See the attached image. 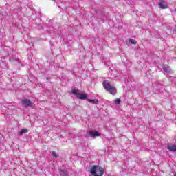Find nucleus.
<instances>
[{"label":"nucleus","instance_id":"7","mask_svg":"<svg viewBox=\"0 0 176 176\" xmlns=\"http://www.w3.org/2000/svg\"><path fill=\"white\" fill-rule=\"evenodd\" d=\"M58 171L60 176H69V173L65 169L58 168Z\"/></svg>","mask_w":176,"mask_h":176},{"label":"nucleus","instance_id":"16","mask_svg":"<svg viewBox=\"0 0 176 176\" xmlns=\"http://www.w3.org/2000/svg\"><path fill=\"white\" fill-rule=\"evenodd\" d=\"M129 42L132 43V45H137V41H135V39L131 38L129 39Z\"/></svg>","mask_w":176,"mask_h":176},{"label":"nucleus","instance_id":"14","mask_svg":"<svg viewBox=\"0 0 176 176\" xmlns=\"http://www.w3.org/2000/svg\"><path fill=\"white\" fill-rule=\"evenodd\" d=\"M122 102V100H120V98H116V100H114V104L116 105H120Z\"/></svg>","mask_w":176,"mask_h":176},{"label":"nucleus","instance_id":"15","mask_svg":"<svg viewBox=\"0 0 176 176\" xmlns=\"http://www.w3.org/2000/svg\"><path fill=\"white\" fill-rule=\"evenodd\" d=\"M155 116L156 118H162V116H163V114L162 113V111H158L156 112Z\"/></svg>","mask_w":176,"mask_h":176},{"label":"nucleus","instance_id":"17","mask_svg":"<svg viewBox=\"0 0 176 176\" xmlns=\"http://www.w3.org/2000/svg\"><path fill=\"white\" fill-rule=\"evenodd\" d=\"M52 156H53V157H55V159H57V157H58V155H57V153H56V151L52 152Z\"/></svg>","mask_w":176,"mask_h":176},{"label":"nucleus","instance_id":"6","mask_svg":"<svg viewBox=\"0 0 176 176\" xmlns=\"http://www.w3.org/2000/svg\"><path fill=\"white\" fill-rule=\"evenodd\" d=\"M158 6L159 8H160V9L168 8V6L167 5V3H166V1L164 0H160Z\"/></svg>","mask_w":176,"mask_h":176},{"label":"nucleus","instance_id":"13","mask_svg":"<svg viewBox=\"0 0 176 176\" xmlns=\"http://www.w3.org/2000/svg\"><path fill=\"white\" fill-rule=\"evenodd\" d=\"M87 101H88V102H91V104H95L96 105L98 104V100L87 99Z\"/></svg>","mask_w":176,"mask_h":176},{"label":"nucleus","instance_id":"18","mask_svg":"<svg viewBox=\"0 0 176 176\" xmlns=\"http://www.w3.org/2000/svg\"><path fill=\"white\" fill-rule=\"evenodd\" d=\"M66 45H67V47H69V45L68 44V43H66Z\"/></svg>","mask_w":176,"mask_h":176},{"label":"nucleus","instance_id":"9","mask_svg":"<svg viewBox=\"0 0 176 176\" xmlns=\"http://www.w3.org/2000/svg\"><path fill=\"white\" fill-rule=\"evenodd\" d=\"M164 86L163 85V84L160 82H157L156 90H157L158 91H160V90H164Z\"/></svg>","mask_w":176,"mask_h":176},{"label":"nucleus","instance_id":"8","mask_svg":"<svg viewBox=\"0 0 176 176\" xmlns=\"http://www.w3.org/2000/svg\"><path fill=\"white\" fill-rule=\"evenodd\" d=\"M107 91L110 93V94L115 96V94H116V87L111 85V87Z\"/></svg>","mask_w":176,"mask_h":176},{"label":"nucleus","instance_id":"4","mask_svg":"<svg viewBox=\"0 0 176 176\" xmlns=\"http://www.w3.org/2000/svg\"><path fill=\"white\" fill-rule=\"evenodd\" d=\"M21 104L23 108H28L30 107H32V102H31L30 99L24 98L21 100Z\"/></svg>","mask_w":176,"mask_h":176},{"label":"nucleus","instance_id":"12","mask_svg":"<svg viewBox=\"0 0 176 176\" xmlns=\"http://www.w3.org/2000/svg\"><path fill=\"white\" fill-rule=\"evenodd\" d=\"M168 149L170 152H175L176 151V146L175 145H171V146H168Z\"/></svg>","mask_w":176,"mask_h":176},{"label":"nucleus","instance_id":"11","mask_svg":"<svg viewBox=\"0 0 176 176\" xmlns=\"http://www.w3.org/2000/svg\"><path fill=\"white\" fill-rule=\"evenodd\" d=\"M26 133H28V129H23L21 130V131H19L18 133V135L21 137V135H23V134H25Z\"/></svg>","mask_w":176,"mask_h":176},{"label":"nucleus","instance_id":"5","mask_svg":"<svg viewBox=\"0 0 176 176\" xmlns=\"http://www.w3.org/2000/svg\"><path fill=\"white\" fill-rule=\"evenodd\" d=\"M102 85L104 89H106V91H108L112 87V85L109 81H108V80H104L102 82Z\"/></svg>","mask_w":176,"mask_h":176},{"label":"nucleus","instance_id":"2","mask_svg":"<svg viewBox=\"0 0 176 176\" xmlns=\"http://www.w3.org/2000/svg\"><path fill=\"white\" fill-rule=\"evenodd\" d=\"M72 94L76 96V98L79 100H87L89 96L87 94L79 93V90L74 89L72 90Z\"/></svg>","mask_w":176,"mask_h":176},{"label":"nucleus","instance_id":"3","mask_svg":"<svg viewBox=\"0 0 176 176\" xmlns=\"http://www.w3.org/2000/svg\"><path fill=\"white\" fill-rule=\"evenodd\" d=\"M101 133H98L97 131L91 130L87 132V134L85 135V138H89V137H92V138H96V137H100Z\"/></svg>","mask_w":176,"mask_h":176},{"label":"nucleus","instance_id":"1","mask_svg":"<svg viewBox=\"0 0 176 176\" xmlns=\"http://www.w3.org/2000/svg\"><path fill=\"white\" fill-rule=\"evenodd\" d=\"M89 173L92 176H103L104 168L99 165H94L91 168Z\"/></svg>","mask_w":176,"mask_h":176},{"label":"nucleus","instance_id":"10","mask_svg":"<svg viewBox=\"0 0 176 176\" xmlns=\"http://www.w3.org/2000/svg\"><path fill=\"white\" fill-rule=\"evenodd\" d=\"M162 69L165 72H168V73L170 72V67H168V65H162Z\"/></svg>","mask_w":176,"mask_h":176}]
</instances>
